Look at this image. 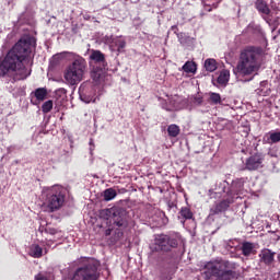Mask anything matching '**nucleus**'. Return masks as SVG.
I'll use <instances>...</instances> for the list:
<instances>
[{"label":"nucleus","mask_w":280,"mask_h":280,"mask_svg":"<svg viewBox=\"0 0 280 280\" xmlns=\"http://www.w3.org/2000/svg\"><path fill=\"white\" fill-rule=\"evenodd\" d=\"M210 102H212V104H220L222 102V97L220 96L219 93H210Z\"/></svg>","instance_id":"28"},{"label":"nucleus","mask_w":280,"mask_h":280,"mask_svg":"<svg viewBox=\"0 0 280 280\" xmlns=\"http://www.w3.org/2000/svg\"><path fill=\"white\" fill-rule=\"evenodd\" d=\"M260 262L266 266H271L272 261H275V252L264 248L258 255Z\"/></svg>","instance_id":"12"},{"label":"nucleus","mask_w":280,"mask_h":280,"mask_svg":"<svg viewBox=\"0 0 280 280\" xmlns=\"http://www.w3.org/2000/svg\"><path fill=\"white\" fill-rule=\"evenodd\" d=\"M235 268L237 265L229 260H211L203 267L202 277L206 280H231L235 279Z\"/></svg>","instance_id":"3"},{"label":"nucleus","mask_w":280,"mask_h":280,"mask_svg":"<svg viewBox=\"0 0 280 280\" xmlns=\"http://www.w3.org/2000/svg\"><path fill=\"white\" fill-rule=\"evenodd\" d=\"M114 225L117 226V229H119L118 233V237H122L124 236V231L128 230V220L126 219V217H122L119 214V212H114Z\"/></svg>","instance_id":"10"},{"label":"nucleus","mask_w":280,"mask_h":280,"mask_svg":"<svg viewBox=\"0 0 280 280\" xmlns=\"http://www.w3.org/2000/svg\"><path fill=\"white\" fill-rule=\"evenodd\" d=\"M270 140H271V143H279V141H280V131L270 133Z\"/></svg>","instance_id":"29"},{"label":"nucleus","mask_w":280,"mask_h":280,"mask_svg":"<svg viewBox=\"0 0 280 280\" xmlns=\"http://www.w3.org/2000/svg\"><path fill=\"white\" fill-rule=\"evenodd\" d=\"M46 233H48L49 235H56V233H58V230L54 228H48L46 229Z\"/></svg>","instance_id":"30"},{"label":"nucleus","mask_w":280,"mask_h":280,"mask_svg":"<svg viewBox=\"0 0 280 280\" xmlns=\"http://www.w3.org/2000/svg\"><path fill=\"white\" fill-rule=\"evenodd\" d=\"M81 100L85 102V104H91V102H93V98H84V96H81Z\"/></svg>","instance_id":"31"},{"label":"nucleus","mask_w":280,"mask_h":280,"mask_svg":"<svg viewBox=\"0 0 280 280\" xmlns=\"http://www.w3.org/2000/svg\"><path fill=\"white\" fill-rule=\"evenodd\" d=\"M197 66L196 62L194 61H187L184 66H183V71H185V73H196L197 71Z\"/></svg>","instance_id":"21"},{"label":"nucleus","mask_w":280,"mask_h":280,"mask_svg":"<svg viewBox=\"0 0 280 280\" xmlns=\"http://www.w3.org/2000/svg\"><path fill=\"white\" fill-rule=\"evenodd\" d=\"M231 79V72L229 70H222L217 79L219 86H226L229 80Z\"/></svg>","instance_id":"15"},{"label":"nucleus","mask_w":280,"mask_h":280,"mask_svg":"<svg viewBox=\"0 0 280 280\" xmlns=\"http://www.w3.org/2000/svg\"><path fill=\"white\" fill-rule=\"evenodd\" d=\"M256 9L258 12H261V14H270V8L268 7V3L264 0L256 1Z\"/></svg>","instance_id":"17"},{"label":"nucleus","mask_w":280,"mask_h":280,"mask_svg":"<svg viewBox=\"0 0 280 280\" xmlns=\"http://www.w3.org/2000/svg\"><path fill=\"white\" fill-rule=\"evenodd\" d=\"M71 280H100V261L88 259L74 271Z\"/></svg>","instance_id":"6"},{"label":"nucleus","mask_w":280,"mask_h":280,"mask_svg":"<svg viewBox=\"0 0 280 280\" xmlns=\"http://www.w3.org/2000/svg\"><path fill=\"white\" fill-rule=\"evenodd\" d=\"M259 69H261L259 50L253 46L244 48L240 54L236 68L234 69L235 75L250 78V75H257Z\"/></svg>","instance_id":"2"},{"label":"nucleus","mask_w":280,"mask_h":280,"mask_svg":"<svg viewBox=\"0 0 280 280\" xmlns=\"http://www.w3.org/2000/svg\"><path fill=\"white\" fill-rule=\"evenodd\" d=\"M106 235H110V230H107V231H106Z\"/></svg>","instance_id":"32"},{"label":"nucleus","mask_w":280,"mask_h":280,"mask_svg":"<svg viewBox=\"0 0 280 280\" xmlns=\"http://www.w3.org/2000/svg\"><path fill=\"white\" fill-rule=\"evenodd\" d=\"M34 96L36 97L37 102H45L47 98V89L45 88H38L34 92Z\"/></svg>","instance_id":"18"},{"label":"nucleus","mask_w":280,"mask_h":280,"mask_svg":"<svg viewBox=\"0 0 280 280\" xmlns=\"http://www.w3.org/2000/svg\"><path fill=\"white\" fill-rule=\"evenodd\" d=\"M180 218H183V224H185V220H191L194 218V212H191V209L184 207L179 211Z\"/></svg>","instance_id":"19"},{"label":"nucleus","mask_w":280,"mask_h":280,"mask_svg":"<svg viewBox=\"0 0 280 280\" xmlns=\"http://www.w3.org/2000/svg\"><path fill=\"white\" fill-rule=\"evenodd\" d=\"M34 49V39H20L7 54L0 62V75L3 78L12 73L14 80H26L30 78L32 70L25 68V60L32 56Z\"/></svg>","instance_id":"1"},{"label":"nucleus","mask_w":280,"mask_h":280,"mask_svg":"<svg viewBox=\"0 0 280 280\" xmlns=\"http://www.w3.org/2000/svg\"><path fill=\"white\" fill-rule=\"evenodd\" d=\"M244 189V179H235L232 183V190L236 194H240Z\"/></svg>","instance_id":"22"},{"label":"nucleus","mask_w":280,"mask_h":280,"mask_svg":"<svg viewBox=\"0 0 280 280\" xmlns=\"http://www.w3.org/2000/svg\"><path fill=\"white\" fill-rule=\"evenodd\" d=\"M35 280H54V275L47 272L38 273L35 276Z\"/></svg>","instance_id":"27"},{"label":"nucleus","mask_w":280,"mask_h":280,"mask_svg":"<svg viewBox=\"0 0 280 280\" xmlns=\"http://www.w3.org/2000/svg\"><path fill=\"white\" fill-rule=\"evenodd\" d=\"M241 250L244 257H250V255H255V245L250 242H243L241 245Z\"/></svg>","instance_id":"14"},{"label":"nucleus","mask_w":280,"mask_h":280,"mask_svg":"<svg viewBox=\"0 0 280 280\" xmlns=\"http://www.w3.org/2000/svg\"><path fill=\"white\" fill-rule=\"evenodd\" d=\"M68 56L71 58L72 62L67 66L63 72V78L70 86H75L84 80V73H86V60L73 52L68 54Z\"/></svg>","instance_id":"5"},{"label":"nucleus","mask_w":280,"mask_h":280,"mask_svg":"<svg viewBox=\"0 0 280 280\" xmlns=\"http://www.w3.org/2000/svg\"><path fill=\"white\" fill-rule=\"evenodd\" d=\"M230 205L231 200H222L221 202L217 203L214 207L211 208V215H217V213H222V211H226Z\"/></svg>","instance_id":"13"},{"label":"nucleus","mask_w":280,"mask_h":280,"mask_svg":"<svg viewBox=\"0 0 280 280\" xmlns=\"http://www.w3.org/2000/svg\"><path fill=\"white\" fill-rule=\"evenodd\" d=\"M104 67L102 66H92V71H91V78L93 80V82H95V84H100L102 82H104Z\"/></svg>","instance_id":"11"},{"label":"nucleus","mask_w":280,"mask_h":280,"mask_svg":"<svg viewBox=\"0 0 280 280\" xmlns=\"http://www.w3.org/2000/svg\"><path fill=\"white\" fill-rule=\"evenodd\" d=\"M52 108H54V101H46L42 105V112L44 113V115H47V113H51Z\"/></svg>","instance_id":"26"},{"label":"nucleus","mask_w":280,"mask_h":280,"mask_svg":"<svg viewBox=\"0 0 280 280\" xmlns=\"http://www.w3.org/2000/svg\"><path fill=\"white\" fill-rule=\"evenodd\" d=\"M90 59L92 60V67H103L106 68V57L100 50H91Z\"/></svg>","instance_id":"9"},{"label":"nucleus","mask_w":280,"mask_h":280,"mask_svg":"<svg viewBox=\"0 0 280 280\" xmlns=\"http://www.w3.org/2000/svg\"><path fill=\"white\" fill-rule=\"evenodd\" d=\"M264 163V156L261 154H254L246 159L245 161V170L249 172H255V170H259L261 164Z\"/></svg>","instance_id":"8"},{"label":"nucleus","mask_w":280,"mask_h":280,"mask_svg":"<svg viewBox=\"0 0 280 280\" xmlns=\"http://www.w3.org/2000/svg\"><path fill=\"white\" fill-rule=\"evenodd\" d=\"M178 246V243L175 238H171L167 235L161 234L155 237L154 246L152 247V250H155L156 253L163 250L164 253H167L172 248H176Z\"/></svg>","instance_id":"7"},{"label":"nucleus","mask_w":280,"mask_h":280,"mask_svg":"<svg viewBox=\"0 0 280 280\" xmlns=\"http://www.w3.org/2000/svg\"><path fill=\"white\" fill-rule=\"evenodd\" d=\"M113 43L117 46V51H121L126 47V39L124 37H116L113 39Z\"/></svg>","instance_id":"24"},{"label":"nucleus","mask_w":280,"mask_h":280,"mask_svg":"<svg viewBox=\"0 0 280 280\" xmlns=\"http://www.w3.org/2000/svg\"><path fill=\"white\" fill-rule=\"evenodd\" d=\"M117 197V191L113 188H108L104 191V200H113Z\"/></svg>","instance_id":"25"},{"label":"nucleus","mask_w":280,"mask_h":280,"mask_svg":"<svg viewBox=\"0 0 280 280\" xmlns=\"http://www.w3.org/2000/svg\"><path fill=\"white\" fill-rule=\"evenodd\" d=\"M167 132L170 137H177L180 135V127H178L177 125H171L167 128Z\"/></svg>","instance_id":"23"},{"label":"nucleus","mask_w":280,"mask_h":280,"mask_svg":"<svg viewBox=\"0 0 280 280\" xmlns=\"http://www.w3.org/2000/svg\"><path fill=\"white\" fill-rule=\"evenodd\" d=\"M67 196V190L62 186H52L44 188L42 191L43 208L49 213L54 211H59L65 205V198Z\"/></svg>","instance_id":"4"},{"label":"nucleus","mask_w":280,"mask_h":280,"mask_svg":"<svg viewBox=\"0 0 280 280\" xmlns=\"http://www.w3.org/2000/svg\"><path fill=\"white\" fill-rule=\"evenodd\" d=\"M205 68L210 73H213V71H215V69H218V61H215V59H207L205 61Z\"/></svg>","instance_id":"20"},{"label":"nucleus","mask_w":280,"mask_h":280,"mask_svg":"<svg viewBox=\"0 0 280 280\" xmlns=\"http://www.w3.org/2000/svg\"><path fill=\"white\" fill-rule=\"evenodd\" d=\"M28 255L35 259H40V257H43V247L37 244L31 245Z\"/></svg>","instance_id":"16"}]
</instances>
